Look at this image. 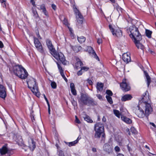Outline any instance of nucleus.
<instances>
[{
  "label": "nucleus",
  "mask_w": 156,
  "mask_h": 156,
  "mask_svg": "<svg viewBox=\"0 0 156 156\" xmlns=\"http://www.w3.org/2000/svg\"><path fill=\"white\" fill-rule=\"evenodd\" d=\"M129 30L130 33L129 36L133 39L136 46L138 49H140L144 51L145 48L144 46L140 42L142 37L138 28L135 25H132L129 27Z\"/></svg>",
  "instance_id": "nucleus-1"
},
{
  "label": "nucleus",
  "mask_w": 156,
  "mask_h": 156,
  "mask_svg": "<svg viewBox=\"0 0 156 156\" xmlns=\"http://www.w3.org/2000/svg\"><path fill=\"white\" fill-rule=\"evenodd\" d=\"M12 71L15 75L22 79H26L28 76L26 69L21 65L13 66Z\"/></svg>",
  "instance_id": "nucleus-2"
},
{
  "label": "nucleus",
  "mask_w": 156,
  "mask_h": 156,
  "mask_svg": "<svg viewBox=\"0 0 156 156\" xmlns=\"http://www.w3.org/2000/svg\"><path fill=\"white\" fill-rule=\"evenodd\" d=\"M79 102L81 104L90 106L97 105V103L94 101L93 99L89 96L86 93L81 94Z\"/></svg>",
  "instance_id": "nucleus-3"
},
{
  "label": "nucleus",
  "mask_w": 156,
  "mask_h": 156,
  "mask_svg": "<svg viewBox=\"0 0 156 156\" xmlns=\"http://www.w3.org/2000/svg\"><path fill=\"white\" fill-rule=\"evenodd\" d=\"M94 129L95 131L94 137L95 138H99L101 135L102 138H105L104 128L103 124L101 122L96 123L94 126Z\"/></svg>",
  "instance_id": "nucleus-4"
},
{
  "label": "nucleus",
  "mask_w": 156,
  "mask_h": 156,
  "mask_svg": "<svg viewBox=\"0 0 156 156\" xmlns=\"http://www.w3.org/2000/svg\"><path fill=\"white\" fill-rule=\"evenodd\" d=\"M58 61H60L64 65L66 64L67 61L64 55L61 52H58L56 51L51 54Z\"/></svg>",
  "instance_id": "nucleus-5"
},
{
  "label": "nucleus",
  "mask_w": 156,
  "mask_h": 156,
  "mask_svg": "<svg viewBox=\"0 0 156 156\" xmlns=\"http://www.w3.org/2000/svg\"><path fill=\"white\" fill-rule=\"evenodd\" d=\"M34 40L35 46L37 51L42 55L45 54V50L38 39L34 37Z\"/></svg>",
  "instance_id": "nucleus-6"
},
{
  "label": "nucleus",
  "mask_w": 156,
  "mask_h": 156,
  "mask_svg": "<svg viewBox=\"0 0 156 156\" xmlns=\"http://www.w3.org/2000/svg\"><path fill=\"white\" fill-rule=\"evenodd\" d=\"M142 108L144 110L145 114H146V117H147L148 115L153 111V108L151 106V103L144 104L143 105H140Z\"/></svg>",
  "instance_id": "nucleus-7"
},
{
  "label": "nucleus",
  "mask_w": 156,
  "mask_h": 156,
  "mask_svg": "<svg viewBox=\"0 0 156 156\" xmlns=\"http://www.w3.org/2000/svg\"><path fill=\"white\" fill-rule=\"evenodd\" d=\"M109 27L114 36H116L117 37H120L122 36V31L119 28H118L117 29H115L110 25H109Z\"/></svg>",
  "instance_id": "nucleus-8"
},
{
  "label": "nucleus",
  "mask_w": 156,
  "mask_h": 156,
  "mask_svg": "<svg viewBox=\"0 0 156 156\" xmlns=\"http://www.w3.org/2000/svg\"><path fill=\"white\" fill-rule=\"evenodd\" d=\"M28 88H37V84L35 79L32 78H28L27 80Z\"/></svg>",
  "instance_id": "nucleus-9"
},
{
  "label": "nucleus",
  "mask_w": 156,
  "mask_h": 156,
  "mask_svg": "<svg viewBox=\"0 0 156 156\" xmlns=\"http://www.w3.org/2000/svg\"><path fill=\"white\" fill-rule=\"evenodd\" d=\"M46 44L51 54L55 52L56 50L53 45L51 41L49 39H47L46 40Z\"/></svg>",
  "instance_id": "nucleus-10"
},
{
  "label": "nucleus",
  "mask_w": 156,
  "mask_h": 156,
  "mask_svg": "<svg viewBox=\"0 0 156 156\" xmlns=\"http://www.w3.org/2000/svg\"><path fill=\"white\" fill-rule=\"evenodd\" d=\"M135 113L139 118H143L145 116L146 117V114H145V113L142 107H139L138 109L136 110Z\"/></svg>",
  "instance_id": "nucleus-11"
},
{
  "label": "nucleus",
  "mask_w": 156,
  "mask_h": 156,
  "mask_svg": "<svg viewBox=\"0 0 156 156\" xmlns=\"http://www.w3.org/2000/svg\"><path fill=\"white\" fill-rule=\"evenodd\" d=\"M147 91H146L145 94H144L141 100L140 101V102L141 103V105H143L144 104L150 103V101L148 94H147Z\"/></svg>",
  "instance_id": "nucleus-12"
},
{
  "label": "nucleus",
  "mask_w": 156,
  "mask_h": 156,
  "mask_svg": "<svg viewBox=\"0 0 156 156\" xmlns=\"http://www.w3.org/2000/svg\"><path fill=\"white\" fill-rule=\"evenodd\" d=\"M87 51L96 59L99 60V58L98 56L97 55L94 50L90 46H87Z\"/></svg>",
  "instance_id": "nucleus-13"
},
{
  "label": "nucleus",
  "mask_w": 156,
  "mask_h": 156,
  "mask_svg": "<svg viewBox=\"0 0 156 156\" xmlns=\"http://www.w3.org/2000/svg\"><path fill=\"white\" fill-rule=\"evenodd\" d=\"M14 139L19 144L22 145L23 144V139L22 137L20 135L18 134L14 135Z\"/></svg>",
  "instance_id": "nucleus-14"
},
{
  "label": "nucleus",
  "mask_w": 156,
  "mask_h": 156,
  "mask_svg": "<svg viewBox=\"0 0 156 156\" xmlns=\"http://www.w3.org/2000/svg\"><path fill=\"white\" fill-rule=\"evenodd\" d=\"M28 147L32 151H33L36 147L35 143L32 139H29Z\"/></svg>",
  "instance_id": "nucleus-15"
},
{
  "label": "nucleus",
  "mask_w": 156,
  "mask_h": 156,
  "mask_svg": "<svg viewBox=\"0 0 156 156\" xmlns=\"http://www.w3.org/2000/svg\"><path fill=\"white\" fill-rule=\"evenodd\" d=\"M121 88H130L129 84L127 80L125 79L123 80L122 82L120 84Z\"/></svg>",
  "instance_id": "nucleus-16"
},
{
  "label": "nucleus",
  "mask_w": 156,
  "mask_h": 156,
  "mask_svg": "<svg viewBox=\"0 0 156 156\" xmlns=\"http://www.w3.org/2000/svg\"><path fill=\"white\" fill-rule=\"evenodd\" d=\"M122 59L124 62L127 63L130 62L131 60L130 56L127 53H124L123 54Z\"/></svg>",
  "instance_id": "nucleus-17"
},
{
  "label": "nucleus",
  "mask_w": 156,
  "mask_h": 156,
  "mask_svg": "<svg viewBox=\"0 0 156 156\" xmlns=\"http://www.w3.org/2000/svg\"><path fill=\"white\" fill-rule=\"evenodd\" d=\"M104 149L106 151L110 153L112 151V146L111 145L106 144L104 146Z\"/></svg>",
  "instance_id": "nucleus-18"
},
{
  "label": "nucleus",
  "mask_w": 156,
  "mask_h": 156,
  "mask_svg": "<svg viewBox=\"0 0 156 156\" xmlns=\"http://www.w3.org/2000/svg\"><path fill=\"white\" fill-rule=\"evenodd\" d=\"M132 97L130 94H125L121 98V100L122 101H125L131 100Z\"/></svg>",
  "instance_id": "nucleus-19"
},
{
  "label": "nucleus",
  "mask_w": 156,
  "mask_h": 156,
  "mask_svg": "<svg viewBox=\"0 0 156 156\" xmlns=\"http://www.w3.org/2000/svg\"><path fill=\"white\" fill-rule=\"evenodd\" d=\"M8 151V149L6 145L3 146L0 149V153L2 155H4L7 153Z\"/></svg>",
  "instance_id": "nucleus-20"
},
{
  "label": "nucleus",
  "mask_w": 156,
  "mask_h": 156,
  "mask_svg": "<svg viewBox=\"0 0 156 156\" xmlns=\"http://www.w3.org/2000/svg\"><path fill=\"white\" fill-rule=\"evenodd\" d=\"M144 73L146 78L147 87H149L150 84L151 82V78L146 71H144Z\"/></svg>",
  "instance_id": "nucleus-21"
},
{
  "label": "nucleus",
  "mask_w": 156,
  "mask_h": 156,
  "mask_svg": "<svg viewBox=\"0 0 156 156\" xmlns=\"http://www.w3.org/2000/svg\"><path fill=\"white\" fill-rule=\"evenodd\" d=\"M30 89L35 95L38 98L40 97L41 94L38 88H30Z\"/></svg>",
  "instance_id": "nucleus-22"
},
{
  "label": "nucleus",
  "mask_w": 156,
  "mask_h": 156,
  "mask_svg": "<svg viewBox=\"0 0 156 156\" xmlns=\"http://www.w3.org/2000/svg\"><path fill=\"white\" fill-rule=\"evenodd\" d=\"M6 96L5 88H0V97L5 99Z\"/></svg>",
  "instance_id": "nucleus-23"
},
{
  "label": "nucleus",
  "mask_w": 156,
  "mask_h": 156,
  "mask_svg": "<svg viewBox=\"0 0 156 156\" xmlns=\"http://www.w3.org/2000/svg\"><path fill=\"white\" fill-rule=\"evenodd\" d=\"M74 11L76 15L77 16L79 19H83V16L76 7H75V8H74Z\"/></svg>",
  "instance_id": "nucleus-24"
},
{
  "label": "nucleus",
  "mask_w": 156,
  "mask_h": 156,
  "mask_svg": "<svg viewBox=\"0 0 156 156\" xmlns=\"http://www.w3.org/2000/svg\"><path fill=\"white\" fill-rule=\"evenodd\" d=\"M121 119L122 121L127 123L130 124L132 122V120L130 119L121 115Z\"/></svg>",
  "instance_id": "nucleus-25"
},
{
  "label": "nucleus",
  "mask_w": 156,
  "mask_h": 156,
  "mask_svg": "<svg viewBox=\"0 0 156 156\" xmlns=\"http://www.w3.org/2000/svg\"><path fill=\"white\" fill-rule=\"evenodd\" d=\"M83 65L82 62L80 60V59H78L76 62L75 64V68L77 69H78L80 68H81V66Z\"/></svg>",
  "instance_id": "nucleus-26"
},
{
  "label": "nucleus",
  "mask_w": 156,
  "mask_h": 156,
  "mask_svg": "<svg viewBox=\"0 0 156 156\" xmlns=\"http://www.w3.org/2000/svg\"><path fill=\"white\" fill-rule=\"evenodd\" d=\"M114 8L119 12L120 11L121 12H122L123 11V9L119 6L117 3L113 4V5Z\"/></svg>",
  "instance_id": "nucleus-27"
},
{
  "label": "nucleus",
  "mask_w": 156,
  "mask_h": 156,
  "mask_svg": "<svg viewBox=\"0 0 156 156\" xmlns=\"http://www.w3.org/2000/svg\"><path fill=\"white\" fill-rule=\"evenodd\" d=\"M71 48L75 52H78L82 49V47L80 46H72Z\"/></svg>",
  "instance_id": "nucleus-28"
},
{
  "label": "nucleus",
  "mask_w": 156,
  "mask_h": 156,
  "mask_svg": "<svg viewBox=\"0 0 156 156\" xmlns=\"http://www.w3.org/2000/svg\"><path fill=\"white\" fill-rule=\"evenodd\" d=\"M79 141V140L77 138L76 140L70 142L66 143V144L68 145L69 147H71L72 146H75L77 144Z\"/></svg>",
  "instance_id": "nucleus-29"
},
{
  "label": "nucleus",
  "mask_w": 156,
  "mask_h": 156,
  "mask_svg": "<svg viewBox=\"0 0 156 156\" xmlns=\"http://www.w3.org/2000/svg\"><path fill=\"white\" fill-rule=\"evenodd\" d=\"M86 39V38L83 36L77 37L78 41L80 43H82L84 42Z\"/></svg>",
  "instance_id": "nucleus-30"
},
{
  "label": "nucleus",
  "mask_w": 156,
  "mask_h": 156,
  "mask_svg": "<svg viewBox=\"0 0 156 156\" xmlns=\"http://www.w3.org/2000/svg\"><path fill=\"white\" fill-rule=\"evenodd\" d=\"M145 33L146 36L149 38H150L151 37L152 32L151 31L147 29H146Z\"/></svg>",
  "instance_id": "nucleus-31"
},
{
  "label": "nucleus",
  "mask_w": 156,
  "mask_h": 156,
  "mask_svg": "<svg viewBox=\"0 0 156 156\" xmlns=\"http://www.w3.org/2000/svg\"><path fill=\"white\" fill-rule=\"evenodd\" d=\"M84 119L85 120L87 121L88 122L92 123L93 122V121L90 119V118L88 115H86L85 117H83Z\"/></svg>",
  "instance_id": "nucleus-32"
},
{
  "label": "nucleus",
  "mask_w": 156,
  "mask_h": 156,
  "mask_svg": "<svg viewBox=\"0 0 156 156\" xmlns=\"http://www.w3.org/2000/svg\"><path fill=\"white\" fill-rule=\"evenodd\" d=\"M113 112L115 115L119 118H120V115H122L121 114V113L120 114L118 110H113Z\"/></svg>",
  "instance_id": "nucleus-33"
},
{
  "label": "nucleus",
  "mask_w": 156,
  "mask_h": 156,
  "mask_svg": "<svg viewBox=\"0 0 156 156\" xmlns=\"http://www.w3.org/2000/svg\"><path fill=\"white\" fill-rule=\"evenodd\" d=\"M106 98L110 104H112L113 103V101L111 97L109 96L106 95Z\"/></svg>",
  "instance_id": "nucleus-34"
},
{
  "label": "nucleus",
  "mask_w": 156,
  "mask_h": 156,
  "mask_svg": "<svg viewBox=\"0 0 156 156\" xmlns=\"http://www.w3.org/2000/svg\"><path fill=\"white\" fill-rule=\"evenodd\" d=\"M97 88H103L104 84L98 82L97 84Z\"/></svg>",
  "instance_id": "nucleus-35"
},
{
  "label": "nucleus",
  "mask_w": 156,
  "mask_h": 156,
  "mask_svg": "<svg viewBox=\"0 0 156 156\" xmlns=\"http://www.w3.org/2000/svg\"><path fill=\"white\" fill-rule=\"evenodd\" d=\"M131 131L132 133L134 134L137 133V131L136 129L133 127H131Z\"/></svg>",
  "instance_id": "nucleus-36"
},
{
  "label": "nucleus",
  "mask_w": 156,
  "mask_h": 156,
  "mask_svg": "<svg viewBox=\"0 0 156 156\" xmlns=\"http://www.w3.org/2000/svg\"><path fill=\"white\" fill-rule=\"evenodd\" d=\"M57 64L60 73H62L63 72V70L62 69L60 66V65L58 63H57Z\"/></svg>",
  "instance_id": "nucleus-37"
},
{
  "label": "nucleus",
  "mask_w": 156,
  "mask_h": 156,
  "mask_svg": "<svg viewBox=\"0 0 156 156\" xmlns=\"http://www.w3.org/2000/svg\"><path fill=\"white\" fill-rule=\"evenodd\" d=\"M51 85L52 88H56L57 87L56 83L54 81H51Z\"/></svg>",
  "instance_id": "nucleus-38"
},
{
  "label": "nucleus",
  "mask_w": 156,
  "mask_h": 156,
  "mask_svg": "<svg viewBox=\"0 0 156 156\" xmlns=\"http://www.w3.org/2000/svg\"><path fill=\"white\" fill-rule=\"evenodd\" d=\"M81 70H83V72L84 71H87L89 69V68L86 66H83L81 67Z\"/></svg>",
  "instance_id": "nucleus-39"
},
{
  "label": "nucleus",
  "mask_w": 156,
  "mask_h": 156,
  "mask_svg": "<svg viewBox=\"0 0 156 156\" xmlns=\"http://www.w3.org/2000/svg\"><path fill=\"white\" fill-rule=\"evenodd\" d=\"M106 93L109 96H112L113 95L112 93L110 90H107L106 91Z\"/></svg>",
  "instance_id": "nucleus-40"
},
{
  "label": "nucleus",
  "mask_w": 156,
  "mask_h": 156,
  "mask_svg": "<svg viewBox=\"0 0 156 156\" xmlns=\"http://www.w3.org/2000/svg\"><path fill=\"white\" fill-rule=\"evenodd\" d=\"M71 91L73 95H76V91L75 88H71Z\"/></svg>",
  "instance_id": "nucleus-41"
},
{
  "label": "nucleus",
  "mask_w": 156,
  "mask_h": 156,
  "mask_svg": "<svg viewBox=\"0 0 156 156\" xmlns=\"http://www.w3.org/2000/svg\"><path fill=\"white\" fill-rule=\"evenodd\" d=\"M40 8L42 10L43 12L46 9L45 6L44 4L41 5L40 6Z\"/></svg>",
  "instance_id": "nucleus-42"
},
{
  "label": "nucleus",
  "mask_w": 156,
  "mask_h": 156,
  "mask_svg": "<svg viewBox=\"0 0 156 156\" xmlns=\"http://www.w3.org/2000/svg\"><path fill=\"white\" fill-rule=\"evenodd\" d=\"M60 74L64 79L67 82V80L66 78L65 75L64 74L63 72L62 73H61Z\"/></svg>",
  "instance_id": "nucleus-43"
},
{
  "label": "nucleus",
  "mask_w": 156,
  "mask_h": 156,
  "mask_svg": "<svg viewBox=\"0 0 156 156\" xmlns=\"http://www.w3.org/2000/svg\"><path fill=\"white\" fill-rule=\"evenodd\" d=\"M63 23L66 26H67L68 25V23L67 22V21L66 19L65 18H64V20L63 21Z\"/></svg>",
  "instance_id": "nucleus-44"
},
{
  "label": "nucleus",
  "mask_w": 156,
  "mask_h": 156,
  "mask_svg": "<svg viewBox=\"0 0 156 156\" xmlns=\"http://www.w3.org/2000/svg\"><path fill=\"white\" fill-rule=\"evenodd\" d=\"M87 83L89 84V85H92L93 84V82L91 80L89 79H87Z\"/></svg>",
  "instance_id": "nucleus-45"
},
{
  "label": "nucleus",
  "mask_w": 156,
  "mask_h": 156,
  "mask_svg": "<svg viewBox=\"0 0 156 156\" xmlns=\"http://www.w3.org/2000/svg\"><path fill=\"white\" fill-rule=\"evenodd\" d=\"M96 96L100 100H103L102 97L101 95L99 94H97Z\"/></svg>",
  "instance_id": "nucleus-46"
},
{
  "label": "nucleus",
  "mask_w": 156,
  "mask_h": 156,
  "mask_svg": "<svg viewBox=\"0 0 156 156\" xmlns=\"http://www.w3.org/2000/svg\"><path fill=\"white\" fill-rule=\"evenodd\" d=\"M82 70H81V69L79 70V71L77 73V74L78 76H80L82 75L83 73V72L82 71Z\"/></svg>",
  "instance_id": "nucleus-47"
},
{
  "label": "nucleus",
  "mask_w": 156,
  "mask_h": 156,
  "mask_svg": "<svg viewBox=\"0 0 156 156\" xmlns=\"http://www.w3.org/2000/svg\"><path fill=\"white\" fill-rule=\"evenodd\" d=\"M115 150L116 151L119 152L120 151V149L119 147L116 146L115 147Z\"/></svg>",
  "instance_id": "nucleus-48"
},
{
  "label": "nucleus",
  "mask_w": 156,
  "mask_h": 156,
  "mask_svg": "<svg viewBox=\"0 0 156 156\" xmlns=\"http://www.w3.org/2000/svg\"><path fill=\"white\" fill-rule=\"evenodd\" d=\"M59 156H64L63 152L61 151H60L59 152Z\"/></svg>",
  "instance_id": "nucleus-49"
},
{
  "label": "nucleus",
  "mask_w": 156,
  "mask_h": 156,
  "mask_svg": "<svg viewBox=\"0 0 156 156\" xmlns=\"http://www.w3.org/2000/svg\"><path fill=\"white\" fill-rule=\"evenodd\" d=\"M1 5L4 8H6V1L5 2H4L2 3L1 4Z\"/></svg>",
  "instance_id": "nucleus-50"
},
{
  "label": "nucleus",
  "mask_w": 156,
  "mask_h": 156,
  "mask_svg": "<svg viewBox=\"0 0 156 156\" xmlns=\"http://www.w3.org/2000/svg\"><path fill=\"white\" fill-rule=\"evenodd\" d=\"M97 43L99 44H101L102 43V40L101 39L98 38L97 40Z\"/></svg>",
  "instance_id": "nucleus-51"
},
{
  "label": "nucleus",
  "mask_w": 156,
  "mask_h": 156,
  "mask_svg": "<svg viewBox=\"0 0 156 156\" xmlns=\"http://www.w3.org/2000/svg\"><path fill=\"white\" fill-rule=\"evenodd\" d=\"M75 118H76V119H75L76 122L78 124L80 123V121L79 120V119H78V118H77L76 116H75Z\"/></svg>",
  "instance_id": "nucleus-52"
},
{
  "label": "nucleus",
  "mask_w": 156,
  "mask_h": 156,
  "mask_svg": "<svg viewBox=\"0 0 156 156\" xmlns=\"http://www.w3.org/2000/svg\"><path fill=\"white\" fill-rule=\"evenodd\" d=\"M83 19H79V18H78L77 19V21L78 23L81 24L83 22Z\"/></svg>",
  "instance_id": "nucleus-53"
},
{
  "label": "nucleus",
  "mask_w": 156,
  "mask_h": 156,
  "mask_svg": "<svg viewBox=\"0 0 156 156\" xmlns=\"http://www.w3.org/2000/svg\"><path fill=\"white\" fill-rule=\"evenodd\" d=\"M51 7L52 9L54 10H55L56 9V5H55L54 4H52Z\"/></svg>",
  "instance_id": "nucleus-54"
},
{
  "label": "nucleus",
  "mask_w": 156,
  "mask_h": 156,
  "mask_svg": "<svg viewBox=\"0 0 156 156\" xmlns=\"http://www.w3.org/2000/svg\"><path fill=\"white\" fill-rule=\"evenodd\" d=\"M4 47V45L2 42L0 41V48H2Z\"/></svg>",
  "instance_id": "nucleus-55"
},
{
  "label": "nucleus",
  "mask_w": 156,
  "mask_h": 156,
  "mask_svg": "<svg viewBox=\"0 0 156 156\" xmlns=\"http://www.w3.org/2000/svg\"><path fill=\"white\" fill-rule=\"evenodd\" d=\"M150 53L153 55H155V53L154 51L151 50H150L149 51Z\"/></svg>",
  "instance_id": "nucleus-56"
},
{
  "label": "nucleus",
  "mask_w": 156,
  "mask_h": 156,
  "mask_svg": "<svg viewBox=\"0 0 156 156\" xmlns=\"http://www.w3.org/2000/svg\"><path fill=\"white\" fill-rule=\"evenodd\" d=\"M43 12L44 13L45 16H48V12L47 11L46 9L44 11H43Z\"/></svg>",
  "instance_id": "nucleus-57"
},
{
  "label": "nucleus",
  "mask_w": 156,
  "mask_h": 156,
  "mask_svg": "<svg viewBox=\"0 0 156 156\" xmlns=\"http://www.w3.org/2000/svg\"><path fill=\"white\" fill-rule=\"evenodd\" d=\"M130 90V88H123V91L126 92Z\"/></svg>",
  "instance_id": "nucleus-58"
},
{
  "label": "nucleus",
  "mask_w": 156,
  "mask_h": 156,
  "mask_svg": "<svg viewBox=\"0 0 156 156\" xmlns=\"http://www.w3.org/2000/svg\"><path fill=\"white\" fill-rule=\"evenodd\" d=\"M30 2L32 3L34 6H35V2L34 0H30Z\"/></svg>",
  "instance_id": "nucleus-59"
},
{
  "label": "nucleus",
  "mask_w": 156,
  "mask_h": 156,
  "mask_svg": "<svg viewBox=\"0 0 156 156\" xmlns=\"http://www.w3.org/2000/svg\"><path fill=\"white\" fill-rule=\"evenodd\" d=\"M70 88H74V85L73 83H71L70 84Z\"/></svg>",
  "instance_id": "nucleus-60"
},
{
  "label": "nucleus",
  "mask_w": 156,
  "mask_h": 156,
  "mask_svg": "<svg viewBox=\"0 0 156 156\" xmlns=\"http://www.w3.org/2000/svg\"><path fill=\"white\" fill-rule=\"evenodd\" d=\"M37 34V37H38V38L40 39H41V37L40 35L38 32Z\"/></svg>",
  "instance_id": "nucleus-61"
},
{
  "label": "nucleus",
  "mask_w": 156,
  "mask_h": 156,
  "mask_svg": "<svg viewBox=\"0 0 156 156\" xmlns=\"http://www.w3.org/2000/svg\"><path fill=\"white\" fill-rule=\"evenodd\" d=\"M106 118L105 116H103L102 119V121L104 122H105L106 121Z\"/></svg>",
  "instance_id": "nucleus-62"
},
{
  "label": "nucleus",
  "mask_w": 156,
  "mask_h": 156,
  "mask_svg": "<svg viewBox=\"0 0 156 156\" xmlns=\"http://www.w3.org/2000/svg\"><path fill=\"white\" fill-rule=\"evenodd\" d=\"M150 124H151V125H152L154 127L156 128V125L154 124V123L152 122H150Z\"/></svg>",
  "instance_id": "nucleus-63"
},
{
  "label": "nucleus",
  "mask_w": 156,
  "mask_h": 156,
  "mask_svg": "<svg viewBox=\"0 0 156 156\" xmlns=\"http://www.w3.org/2000/svg\"><path fill=\"white\" fill-rule=\"evenodd\" d=\"M5 1H6L5 0H0V2L1 3V4H2V3H3Z\"/></svg>",
  "instance_id": "nucleus-64"
}]
</instances>
